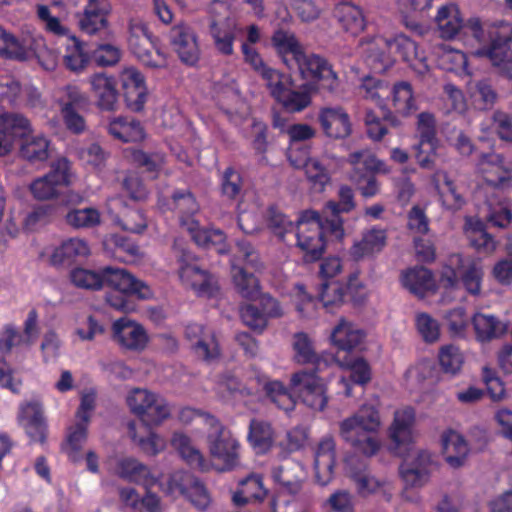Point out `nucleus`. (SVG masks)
<instances>
[{
  "label": "nucleus",
  "instance_id": "50",
  "mask_svg": "<svg viewBox=\"0 0 512 512\" xmlns=\"http://www.w3.org/2000/svg\"><path fill=\"white\" fill-rule=\"evenodd\" d=\"M293 358L298 364H317L319 355L313 339L305 332H297L292 340Z\"/></svg>",
  "mask_w": 512,
  "mask_h": 512
},
{
  "label": "nucleus",
  "instance_id": "8",
  "mask_svg": "<svg viewBox=\"0 0 512 512\" xmlns=\"http://www.w3.org/2000/svg\"><path fill=\"white\" fill-rule=\"evenodd\" d=\"M347 162L352 169L349 179L353 182L364 198H372L380 193V183L370 172H388L383 161L379 160L371 150L361 149L349 154Z\"/></svg>",
  "mask_w": 512,
  "mask_h": 512
},
{
  "label": "nucleus",
  "instance_id": "28",
  "mask_svg": "<svg viewBox=\"0 0 512 512\" xmlns=\"http://www.w3.org/2000/svg\"><path fill=\"white\" fill-rule=\"evenodd\" d=\"M185 333L198 356L210 360L219 355V346L214 334L212 331L205 329L203 325L189 324Z\"/></svg>",
  "mask_w": 512,
  "mask_h": 512
},
{
  "label": "nucleus",
  "instance_id": "27",
  "mask_svg": "<svg viewBox=\"0 0 512 512\" xmlns=\"http://www.w3.org/2000/svg\"><path fill=\"white\" fill-rule=\"evenodd\" d=\"M335 459V441L333 437L325 436L318 444L314 461L316 478L321 485H326L331 481Z\"/></svg>",
  "mask_w": 512,
  "mask_h": 512
},
{
  "label": "nucleus",
  "instance_id": "14",
  "mask_svg": "<svg viewBox=\"0 0 512 512\" xmlns=\"http://www.w3.org/2000/svg\"><path fill=\"white\" fill-rule=\"evenodd\" d=\"M69 164L66 159H59L53 163L46 175L35 179L29 186L33 197L40 201L57 198L61 189L69 183Z\"/></svg>",
  "mask_w": 512,
  "mask_h": 512
},
{
  "label": "nucleus",
  "instance_id": "52",
  "mask_svg": "<svg viewBox=\"0 0 512 512\" xmlns=\"http://www.w3.org/2000/svg\"><path fill=\"white\" fill-rule=\"evenodd\" d=\"M63 61L65 66L73 72H81L89 62V57L84 51L83 44L75 36L67 39Z\"/></svg>",
  "mask_w": 512,
  "mask_h": 512
},
{
  "label": "nucleus",
  "instance_id": "16",
  "mask_svg": "<svg viewBox=\"0 0 512 512\" xmlns=\"http://www.w3.org/2000/svg\"><path fill=\"white\" fill-rule=\"evenodd\" d=\"M112 332L117 344L128 351L141 352L149 343V336L145 328L140 323L126 317L114 321Z\"/></svg>",
  "mask_w": 512,
  "mask_h": 512
},
{
  "label": "nucleus",
  "instance_id": "64",
  "mask_svg": "<svg viewBox=\"0 0 512 512\" xmlns=\"http://www.w3.org/2000/svg\"><path fill=\"white\" fill-rule=\"evenodd\" d=\"M265 391L269 398L280 408L285 411L293 410L295 400L288 392L287 388L280 381H269L265 384Z\"/></svg>",
  "mask_w": 512,
  "mask_h": 512
},
{
  "label": "nucleus",
  "instance_id": "62",
  "mask_svg": "<svg viewBox=\"0 0 512 512\" xmlns=\"http://www.w3.org/2000/svg\"><path fill=\"white\" fill-rule=\"evenodd\" d=\"M440 150L441 146L438 139H435V143H422V141H419V143L415 146V158L417 163L421 168L433 169L436 160L442 156Z\"/></svg>",
  "mask_w": 512,
  "mask_h": 512
},
{
  "label": "nucleus",
  "instance_id": "63",
  "mask_svg": "<svg viewBox=\"0 0 512 512\" xmlns=\"http://www.w3.org/2000/svg\"><path fill=\"white\" fill-rule=\"evenodd\" d=\"M32 37L28 36L19 40L9 33L2 57L19 61L31 59L30 40Z\"/></svg>",
  "mask_w": 512,
  "mask_h": 512
},
{
  "label": "nucleus",
  "instance_id": "29",
  "mask_svg": "<svg viewBox=\"0 0 512 512\" xmlns=\"http://www.w3.org/2000/svg\"><path fill=\"white\" fill-rule=\"evenodd\" d=\"M29 128V120L19 114L4 113L0 109V156L9 154L15 135Z\"/></svg>",
  "mask_w": 512,
  "mask_h": 512
},
{
  "label": "nucleus",
  "instance_id": "31",
  "mask_svg": "<svg viewBox=\"0 0 512 512\" xmlns=\"http://www.w3.org/2000/svg\"><path fill=\"white\" fill-rule=\"evenodd\" d=\"M182 227L190 233L198 246L207 249L214 248L218 253L227 251L226 238L221 230L200 228L196 220L188 221L184 217L182 218Z\"/></svg>",
  "mask_w": 512,
  "mask_h": 512
},
{
  "label": "nucleus",
  "instance_id": "4",
  "mask_svg": "<svg viewBox=\"0 0 512 512\" xmlns=\"http://www.w3.org/2000/svg\"><path fill=\"white\" fill-rule=\"evenodd\" d=\"M364 51L367 62L377 71L388 69L394 63L393 52H398L419 76L424 77L429 72V66L425 58L419 55L416 43L402 34L392 40L376 37L366 43Z\"/></svg>",
  "mask_w": 512,
  "mask_h": 512
},
{
  "label": "nucleus",
  "instance_id": "9",
  "mask_svg": "<svg viewBox=\"0 0 512 512\" xmlns=\"http://www.w3.org/2000/svg\"><path fill=\"white\" fill-rule=\"evenodd\" d=\"M458 275H461L462 284L469 294L473 296L480 295L484 275L480 264L474 261L465 264L460 254H453L442 270L440 284L447 289H454L458 286Z\"/></svg>",
  "mask_w": 512,
  "mask_h": 512
},
{
  "label": "nucleus",
  "instance_id": "60",
  "mask_svg": "<svg viewBox=\"0 0 512 512\" xmlns=\"http://www.w3.org/2000/svg\"><path fill=\"white\" fill-rule=\"evenodd\" d=\"M339 202L329 201L326 203L323 213L324 217L340 218V213H348L355 208L354 193L352 189L346 185L339 188L338 191Z\"/></svg>",
  "mask_w": 512,
  "mask_h": 512
},
{
  "label": "nucleus",
  "instance_id": "57",
  "mask_svg": "<svg viewBox=\"0 0 512 512\" xmlns=\"http://www.w3.org/2000/svg\"><path fill=\"white\" fill-rule=\"evenodd\" d=\"M262 79L265 81L266 87L275 101H278L285 91L294 85L290 75H286L274 68L266 70Z\"/></svg>",
  "mask_w": 512,
  "mask_h": 512
},
{
  "label": "nucleus",
  "instance_id": "38",
  "mask_svg": "<svg viewBox=\"0 0 512 512\" xmlns=\"http://www.w3.org/2000/svg\"><path fill=\"white\" fill-rule=\"evenodd\" d=\"M31 126L16 137L21 138L20 153L29 161H44L49 156V141L43 135H30Z\"/></svg>",
  "mask_w": 512,
  "mask_h": 512
},
{
  "label": "nucleus",
  "instance_id": "42",
  "mask_svg": "<svg viewBox=\"0 0 512 512\" xmlns=\"http://www.w3.org/2000/svg\"><path fill=\"white\" fill-rule=\"evenodd\" d=\"M431 182L438 191L443 204L449 209H459L463 205L464 199L462 195L458 193L453 180L446 171L437 170L432 175Z\"/></svg>",
  "mask_w": 512,
  "mask_h": 512
},
{
  "label": "nucleus",
  "instance_id": "23",
  "mask_svg": "<svg viewBox=\"0 0 512 512\" xmlns=\"http://www.w3.org/2000/svg\"><path fill=\"white\" fill-rule=\"evenodd\" d=\"M441 444L444 460L451 468L458 469L466 464L470 447L461 433L452 429L444 431Z\"/></svg>",
  "mask_w": 512,
  "mask_h": 512
},
{
  "label": "nucleus",
  "instance_id": "11",
  "mask_svg": "<svg viewBox=\"0 0 512 512\" xmlns=\"http://www.w3.org/2000/svg\"><path fill=\"white\" fill-rule=\"evenodd\" d=\"M431 454L424 450L413 451L399 467L403 483L402 496L408 501H414V491L423 488L430 480Z\"/></svg>",
  "mask_w": 512,
  "mask_h": 512
},
{
  "label": "nucleus",
  "instance_id": "10",
  "mask_svg": "<svg viewBox=\"0 0 512 512\" xmlns=\"http://www.w3.org/2000/svg\"><path fill=\"white\" fill-rule=\"evenodd\" d=\"M128 29L129 47L144 65L154 68L167 65L166 54L156 45L147 25L141 19H131Z\"/></svg>",
  "mask_w": 512,
  "mask_h": 512
},
{
  "label": "nucleus",
  "instance_id": "24",
  "mask_svg": "<svg viewBox=\"0 0 512 512\" xmlns=\"http://www.w3.org/2000/svg\"><path fill=\"white\" fill-rule=\"evenodd\" d=\"M415 411L411 407L395 411L394 418L388 428V434L396 448L410 445L415 438Z\"/></svg>",
  "mask_w": 512,
  "mask_h": 512
},
{
  "label": "nucleus",
  "instance_id": "18",
  "mask_svg": "<svg viewBox=\"0 0 512 512\" xmlns=\"http://www.w3.org/2000/svg\"><path fill=\"white\" fill-rule=\"evenodd\" d=\"M104 282L116 292L135 293L141 299H149L153 296L152 290L146 283L124 269L112 267L103 269Z\"/></svg>",
  "mask_w": 512,
  "mask_h": 512
},
{
  "label": "nucleus",
  "instance_id": "39",
  "mask_svg": "<svg viewBox=\"0 0 512 512\" xmlns=\"http://www.w3.org/2000/svg\"><path fill=\"white\" fill-rule=\"evenodd\" d=\"M402 285L412 294L424 297L429 291L435 289V281L430 270L424 267H415L402 273Z\"/></svg>",
  "mask_w": 512,
  "mask_h": 512
},
{
  "label": "nucleus",
  "instance_id": "59",
  "mask_svg": "<svg viewBox=\"0 0 512 512\" xmlns=\"http://www.w3.org/2000/svg\"><path fill=\"white\" fill-rule=\"evenodd\" d=\"M356 486L357 493L362 497H368L382 491L387 485L385 479L376 478L367 471H358L351 475Z\"/></svg>",
  "mask_w": 512,
  "mask_h": 512
},
{
  "label": "nucleus",
  "instance_id": "5",
  "mask_svg": "<svg viewBox=\"0 0 512 512\" xmlns=\"http://www.w3.org/2000/svg\"><path fill=\"white\" fill-rule=\"evenodd\" d=\"M208 428L206 446L209 456L219 471H230L240 466L241 444L237 437L212 415L203 417Z\"/></svg>",
  "mask_w": 512,
  "mask_h": 512
},
{
  "label": "nucleus",
  "instance_id": "13",
  "mask_svg": "<svg viewBox=\"0 0 512 512\" xmlns=\"http://www.w3.org/2000/svg\"><path fill=\"white\" fill-rule=\"evenodd\" d=\"M179 265V278L184 286L199 296L211 297L218 292L217 280L201 269L191 254L184 252L179 258Z\"/></svg>",
  "mask_w": 512,
  "mask_h": 512
},
{
  "label": "nucleus",
  "instance_id": "45",
  "mask_svg": "<svg viewBox=\"0 0 512 512\" xmlns=\"http://www.w3.org/2000/svg\"><path fill=\"white\" fill-rule=\"evenodd\" d=\"M365 334L355 325L341 320L331 333V342L338 349L351 351L364 339Z\"/></svg>",
  "mask_w": 512,
  "mask_h": 512
},
{
  "label": "nucleus",
  "instance_id": "32",
  "mask_svg": "<svg viewBox=\"0 0 512 512\" xmlns=\"http://www.w3.org/2000/svg\"><path fill=\"white\" fill-rule=\"evenodd\" d=\"M483 51H477L475 55H482ZM485 54L490 59L493 66L500 72L512 60V36L510 29L505 28L492 36V42Z\"/></svg>",
  "mask_w": 512,
  "mask_h": 512
},
{
  "label": "nucleus",
  "instance_id": "44",
  "mask_svg": "<svg viewBox=\"0 0 512 512\" xmlns=\"http://www.w3.org/2000/svg\"><path fill=\"white\" fill-rule=\"evenodd\" d=\"M433 54L437 58L441 69L469 74L467 70V57L463 52L453 49L448 44H439L433 48Z\"/></svg>",
  "mask_w": 512,
  "mask_h": 512
},
{
  "label": "nucleus",
  "instance_id": "35",
  "mask_svg": "<svg viewBox=\"0 0 512 512\" xmlns=\"http://www.w3.org/2000/svg\"><path fill=\"white\" fill-rule=\"evenodd\" d=\"M109 12L110 6L106 2H88L79 18L81 30L89 35H93L106 28Z\"/></svg>",
  "mask_w": 512,
  "mask_h": 512
},
{
  "label": "nucleus",
  "instance_id": "30",
  "mask_svg": "<svg viewBox=\"0 0 512 512\" xmlns=\"http://www.w3.org/2000/svg\"><path fill=\"white\" fill-rule=\"evenodd\" d=\"M472 325L479 342H490L501 338L509 328L508 322L501 321L493 314L477 312L472 317Z\"/></svg>",
  "mask_w": 512,
  "mask_h": 512
},
{
  "label": "nucleus",
  "instance_id": "17",
  "mask_svg": "<svg viewBox=\"0 0 512 512\" xmlns=\"http://www.w3.org/2000/svg\"><path fill=\"white\" fill-rule=\"evenodd\" d=\"M17 421L31 441L44 442L46 422L43 414V405L39 400H29L20 403Z\"/></svg>",
  "mask_w": 512,
  "mask_h": 512
},
{
  "label": "nucleus",
  "instance_id": "58",
  "mask_svg": "<svg viewBox=\"0 0 512 512\" xmlns=\"http://www.w3.org/2000/svg\"><path fill=\"white\" fill-rule=\"evenodd\" d=\"M196 477L186 471L173 472L165 485H162L163 492L168 496H174L176 493L186 497L188 492L195 484Z\"/></svg>",
  "mask_w": 512,
  "mask_h": 512
},
{
  "label": "nucleus",
  "instance_id": "54",
  "mask_svg": "<svg viewBox=\"0 0 512 512\" xmlns=\"http://www.w3.org/2000/svg\"><path fill=\"white\" fill-rule=\"evenodd\" d=\"M277 102L288 112H300L311 104V96L306 86L296 90L293 85Z\"/></svg>",
  "mask_w": 512,
  "mask_h": 512
},
{
  "label": "nucleus",
  "instance_id": "7",
  "mask_svg": "<svg viewBox=\"0 0 512 512\" xmlns=\"http://www.w3.org/2000/svg\"><path fill=\"white\" fill-rule=\"evenodd\" d=\"M126 403L145 426H159L172 414V406L165 397L144 388L132 389L127 394Z\"/></svg>",
  "mask_w": 512,
  "mask_h": 512
},
{
  "label": "nucleus",
  "instance_id": "53",
  "mask_svg": "<svg viewBox=\"0 0 512 512\" xmlns=\"http://www.w3.org/2000/svg\"><path fill=\"white\" fill-rule=\"evenodd\" d=\"M233 282L238 293L247 299H256L260 296V286L257 278L248 273L245 268L232 265Z\"/></svg>",
  "mask_w": 512,
  "mask_h": 512
},
{
  "label": "nucleus",
  "instance_id": "1",
  "mask_svg": "<svg viewBox=\"0 0 512 512\" xmlns=\"http://www.w3.org/2000/svg\"><path fill=\"white\" fill-rule=\"evenodd\" d=\"M272 43L289 70H297L304 79L317 80L320 87L329 92L338 89V77L328 62L319 55L306 53L293 33L278 30Z\"/></svg>",
  "mask_w": 512,
  "mask_h": 512
},
{
  "label": "nucleus",
  "instance_id": "33",
  "mask_svg": "<svg viewBox=\"0 0 512 512\" xmlns=\"http://www.w3.org/2000/svg\"><path fill=\"white\" fill-rule=\"evenodd\" d=\"M241 27L234 19L227 18L223 22H212L210 34L216 50L222 55H232L234 52V40Z\"/></svg>",
  "mask_w": 512,
  "mask_h": 512
},
{
  "label": "nucleus",
  "instance_id": "51",
  "mask_svg": "<svg viewBox=\"0 0 512 512\" xmlns=\"http://www.w3.org/2000/svg\"><path fill=\"white\" fill-rule=\"evenodd\" d=\"M64 219L74 229H90L100 225L101 213L95 207L75 208L70 209Z\"/></svg>",
  "mask_w": 512,
  "mask_h": 512
},
{
  "label": "nucleus",
  "instance_id": "61",
  "mask_svg": "<svg viewBox=\"0 0 512 512\" xmlns=\"http://www.w3.org/2000/svg\"><path fill=\"white\" fill-rule=\"evenodd\" d=\"M31 345L24 334L12 324L5 325L0 331V356L5 357L13 348Z\"/></svg>",
  "mask_w": 512,
  "mask_h": 512
},
{
  "label": "nucleus",
  "instance_id": "34",
  "mask_svg": "<svg viewBox=\"0 0 512 512\" xmlns=\"http://www.w3.org/2000/svg\"><path fill=\"white\" fill-rule=\"evenodd\" d=\"M464 234L470 245L478 252L492 254L497 248V242L487 233L483 222L476 217H465Z\"/></svg>",
  "mask_w": 512,
  "mask_h": 512
},
{
  "label": "nucleus",
  "instance_id": "37",
  "mask_svg": "<svg viewBox=\"0 0 512 512\" xmlns=\"http://www.w3.org/2000/svg\"><path fill=\"white\" fill-rule=\"evenodd\" d=\"M276 433L267 421L261 419H252L249 424L247 441L258 454L268 452L274 442Z\"/></svg>",
  "mask_w": 512,
  "mask_h": 512
},
{
  "label": "nucleus",
  "instance_id": "25",
  "mask_svg": "<svg viewBox=\"0 0 512 512\" xmlns=\"http://www.w3.org/2000/svg\"><path fill=\"white\" fill-rule=\"evenodd\" d=\"M88 82L91 94L96 99L98 107L107 111L114 110L118 100L114 78L104 72H99L91 75Z\"/></svg>",
  "mask_w": 512,
  "mask_h": 512
},
{
  "label": "nucleus",
  "instance_id": "55",
  "mask_svg": "<svg viewBox=\"0 0 512 512\" xmlns=\"http://www.w3.org/2000/svg\"><path fill=\"white\" fill-rule=\"evenodd\" d=\"M359 94L366 100L381 105L388 95V85L372 76H365L358 87Z\"/></svg>",
  "mask_w": 512,
  "mask_h": 512
},
{
  "label": "nucleus",
  "instance_id": "22",
  "mask_svg": "<svg viewBox=\"0 0 512 512\" xmlns=\"http://www.w3.org/2000/svg\"><path fill=\"white\" fill-rule=\"evenodd\" d=\"M90 254L91 248L85 239L72 237L64 240L52 250L49 263L56 267L70 265L76 261L86 259Z\"/></svg>",
  "mask_w": 512,
  "mask_h": 512
},
{
  "label": "nucleus",
  "instance_id": "56",
  "mask_svg": "<svg viewBox=\"0 0 512 512\" xmlns=\"http://www.w3.org/2000/svg\"><path fill=\"white\" fill-rule=\"evenodd\" d=\"M31 58H37L39 64L45 70H54L58 64V55L55 51L46 46L45 40L41 35H36L30 40Z\"/></svg>",
  "mask_w": 512,
  "mask_h": 512
},
{
  "label": "nucleus",
  "instance_id": "49",
  "mask_svg": "<svg viewBox=\"0 0 512 512\" xmlns=\"http://www.w3.org/2000/svg\"><path fill=\"white\" fill-rule=\"evenodd\" d=\"M151 427L152 426L142 425L143 433H140L137 431L135 423L128 425L129 434L133 441L137 443L146 454L154 456L165 449L166 442L160 435L153 432Z\"/></svg>",
  "mask_w": 512,
  "mask_h": 512
},
{
  "label": "nucleus",
  "instance_id": "43",
  "mask_svg": "<svg viewBox=\"0 0 512 512\" xmlns=\"http://www.w3.org/2000/svg\"><path fill=\"white\" fill-rule=\"evenodd\" d=\"M335 14L343 29L351 35H358L365 28L363 13L353 2H338Z\"/></svg>",
  "mask_w": 512,
  "mask_h": 512
},
{
  "label": "nucleus",
  "instance_id": "6",
  "mask_svg": "<svg viewBox=\"0 0 512 512\" xmlns=\"http://www.w3.org/2000/svg\"><path fill=\"white\" fill-rule=\"evenodd\" d=\"M272 477L279 485V491L273 500L274 512H304V507L297 500L305 479L301 464L287 460L272 470Z\"/></svg>",
  "mask_w": 512,
  "mask_h": 512
},
{
  "label": "nucleus",
  "instance_id": "26",
  "mask_svg": "<svg viewBox=\"0 0 512 512\" xmlns=\"http://www.w3.org/2000/svg\"><path fill=\"white\" fill-rule=\"evenodd\" d=\"M386 243V230L373 227L363 232L361 239L354 242L349 250V255L355 261L373 257L384 249Z\"/></svg>",
  "mask_w": 512,
  "mask_h": 512
},
{
  "label": "nucleus",
  "instance_id": "21",
  "mask_svg": "<svg viewBox=\"0 0 512 512\" xmlns=\"http://www.w3.org/2000/svg\"><path fill=\"white\" fill-rule=\"evenodd\" d=\"M171 43L180 60L195 65L200 58V49L194 31L187 25H177L171 32Z\"/></svg>",
  "mask_w": 512,
  "mask_h": 512
},
{
  "label": "nucleus",
  "instance_id": "48",
  "mask_svg": "<svg viewBox=\"0 0 512 512\" xmlns=\"http://www.w3.org/2000/svg\"><path fill=\"white\" fill-rule=\"evenodd\" d=\"M117 473L121 478L142 484L147 488L157 482V479L151 476L148 467L131 458L119 461Z\"/></svg>",
  "mask_w": 512,
  "mask_h": 512
},
{
  "label": "nucleus",
  "instance_id": "41",
  "mask_svg": "<svg viewBox=\"0 0 512 512\" xmlns=\"http://www.w3.org/2000/svg\"><path fill=\"white\" fill-rule=\"evenodd\" d=\"M172 447L180 457L190 466L206 470L209 464L205 461L202 452L192 443L191 439L182 432H175L171 438Z\"/></svg>",
  "mask_w": 512,
  "mask_h": 512
},
{
  "label": "nucleus",
  "instance_id": "3",
  "mask_svg": "<svg viewBox=\"0 0 512 512\" xmlns=\"http://www.w3.org/2000/svg\"><path fill=\"white\" fill-rule=\"evenodd\" d=\"M344 234L341 218H325L314 210H306L297 220V246L305 254L307 261H315L321 257L326 246L324 236L341 240Z\"/></svg>",
  "mask_w": 512,
  "mask_h": 512
},
{
  "label": "nucleus",
  "instance_id": "36",
  "mask_svg": "<svg viewBox=\"0 0 512 512\" xmlns=\"http://www.w3.org/2000/svg\"><path fill=\"white\" fill-rule=\"evenodd\" d=\"M396 114L406 117L417 110L416 100L412 86L409 82L399 81L388 89L386 96Z\"/></svg>",
  "mask_w": 512,
  "mask_h": 512
},
{
  "label": "nucleus",
  "instance_id": "46",
  "mask_svg": "<svg viewBox=\"0 0 512 512\" xmlns=\"http://www.w3.org/2000/svg\"><path fill=\"white\" fill-rule=\"evenodd\" d=\"M109 133L122 142H136L145 138V131L139 121L117 117L108 125Z\"/></svg>",
  "mask_w": 512,
  "mask_h": 512
},
{
  "label": "nucleus",
  "instance_id": "12",
  "mask_svg": "<svg viewBox=\"0 0 512 512\" xmlns=\"http://www.w3.org/2000/svg\"><path fill=\"white\" fill-rule=\"evenodd\" d=\"M292 392L308 407L322 411L327 404L326 383L315 371L301 370L292 374Z\"/></svg>",
  "mask_w": 512,
  "mask_h": 512
},
{
  "label": "nucleus",
  "instance_id": "15",
  "mask_svg": "<svg viewBox=\"0 0 512 512\" xmlns=\"http://www.w3.org/2000/svg\"><path fill=\"white\" fill-rule=\"evenodd\" d=\"M476 173L493 187H506L512 183V166L504 161L502 155L494 152L480 155Z\"/></svg>",
  "mask_w": 512,
  "mask_h": 512
},
{
  "label": "nucleus",
  "instance_id": "20",
  "mask_svg": "<svg viewBox=\"0 0 512 512\" xmlns=\"http://www.w3.org/2000/svg\"><path fill=\"white\" fill-rule=\"evenodd\" d=\"M318 119L327 137L340 139L349 136L352 132L350 117L340 106L322 108Z\"/></svg>",
  "mask_w": 512,
  "mask_h": 512
},
{
  "label": "nucleus",
  "instance_id": "40",
  "mask_svg": "<svg viewBox=\"0 0 512 512\" xmlns=\"http://www.w3.org/2000/svg\"><path fill=\"white\" fill-rule=\"evenodd\" d=\"M441 37L452 39L463 27V19L456 4L446 3L442 5L435 17Z\"/></svg>",
  "mask_w": 512,
  "mask_h": 512
},
{
  "label": "nucleus",
  "instance_id": "47",
  "mask_svg": "<svg viewBox=\"0 0 512 512\" xmlns=\"http://www.w3.org/2000/svg\"><path fill=\"white\" fill-rule=\"evenodd\" d=\"M267 495L259 475H250L240 482V488L233 494V502L242 506L251 502L262 501Z\"/></svg>",
  "mask_w": 512,
  "mask_h": 512
},
{
  "label": "nucleus",
  "instance_id": "2",
  "mask_svg": "<svg viewBox=\"0 0 512 512\" xmlns=\"http://www.w3.org/2000/svg\"><path fill=\"white\" fill-rule=\"evenodd\" d=\"M381 426L378 408L374 404L365 403L339 422V435L356 453L372 457L382 446L378 435Z\"/></svg>",
  "mask_w": 512,
  "mask_h": 512
},
{
  "label": "nucleus",
  "instance_id": "19",
  "mask_svg": "<svg viewBox=\"0 0 512 512\" xmlns=\"http://www.w3.org/2000/svg\"><path fill=\"white\" fill-rule=\"evenodd\" d=\"M119 80L127 106L133 111H141L147 97L142 74L132 66L125 67L119 73Z\"/></svg>",
  "mask_w": 512,
  "mask_h": 512
}]
</instances>
